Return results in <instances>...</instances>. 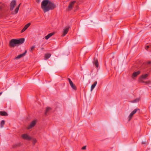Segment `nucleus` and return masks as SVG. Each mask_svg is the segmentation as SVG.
Masks as SVG:
<instances>
[{"label": "nucleus", "instance_id": "obj_1", "mask_svg": "<svg viewBox=\"0 0 151 151\" xmlns=\"http://www.w3.org/2000/svg\"><path fill=\"white\" fill-rule=\"evenodd\" d=\"M56 7V5L49 0H43L41 3V8L45 12L52 10Z\"/></svg>", "mask_w": 151, "mask_h": 151}, {"label": "nucleus", "instance_id": "obj_2", "mask_svg": "<svg viewBox=\"0 0 151 151\" xmlns=\"http://www.w3.org/2000/svg\"><path fill=\"white\" fill-rule=\"evenodd\" d=\"M24 41L23 38H20L18 40L12 39L9 42V45L11 47H14L17 44H20L23 43Z\"/></svg>", "mask_w": 151, "mask_h": 151}, {"label": "nucleus", "instance_id": "obj_3", "mask_svg": "<svg viewBox=\"0 0 151 151\" xmlns=\"http://www.w3.org/2000/svg\"><path fill=\"white\" fill-rule=\"evenodd\" d=\"M16 5V1L15 0H12L10 3L9 5L10 10L11 11L13 10Z\"/></svg>", "mask_w": 151, "mask_h": 151}, {"label": "nucleus", "instance_id": "obj_4", "mask_svg": "<svg viewBox=\"0 0 151 151\" xmlns=\"http://www.w3.org/2000/svg\"><path fill=\"white\" fill-rule=\"evenodd\" d=\"M70 28V27L68 26L65 27L63 29V33L62 34L63 36H65L67 33L69 29Z\"/></svg>", "mask_w": 151, "mask_h": 151}, {"label": "nucleus", "instance_id": "obj_5", "mask_svg": "<svg viewBox=\"0 0 151 151\" xmlns=\"http://www.w3.org/2000/svg\"><path fill=\"white\" fill-rule=\"evenodd\" d=\"M139 110V109H135L128 116L129 121L132 118L133 115L135 114L137 111V110Z\"/></svg>", "mask_w": 151, "mask_h": 151}, {"label": "nucleus", "instance_id": "obj_6", "mask_svg": "<svg viewBox=\"0 0 151 151\" xmlns=\"http://www.w3.org/2000/svg\"><path fill=\"white\" fill-rule=\"evenodd\" d=\"M36 123V120H34L30 123L29 125L27 127V129H29L32 127H34Z\"/></svg>", "mask_w": 151, "mask_h": 151}, {"label": "nucleus", "instance_id": "obj_7", "mask_svg": "<svg viewBox=\"0 0 151 151\" xmlns=\"http://www.w3.org/2000/svg\"><path fill=\"white\" fill-rule=\"evenodd\" d=\"M22 137L23 139L27 140H30L31 139V137L26 134H23Z\"/></svg>", "mask_w": 151, "mask_h": 151}, {"label": "nucleus", "instance_id": "obj_8", "mask_svg": "<svg viewBox=\"0 0 151 151\" xmlns=\"http://www.w3.org/2000/svg\"><path fill=\"white\" fill-rule=\"evenodd\" d=\"M68 80L70 84L71 87V88H73V89L74 90H76V86H75V85L73 84V83L72 82V81H71V80L70 78H68Z\"/></svg>", "mask_w": 151, "mask_h": 151}, {"label": "nucleus", "instance_id": "obj_9", "mask_svg": "<svg viewBox=\"0 0 151 151\" xmlns=\"http://www.w3.org/2000/svg\"><path fill=\"white\" fill-rule=\"evenodd\" d=\"M30 25V23H29L26 25L23 29L21 30V32L22 33L25 31Z\"/></svg>", "mask_w": 151, "mask_h": 151}, {"label": "nucleus", "instance_id": "obj_10", "mask_svg": "<svg viewBox=\"0 0 151 151\" xmlns=\"http://www.w3.org/2000/svg\"><path fill=\"white\" fill-rule=\"evenodd\" d=\"M27 52V50H25V51L23 53L18 55V56L16 57L15 58V59H19L21 58V57H22L23 56H24L25 55Z\"/></svg>", "mask_w": 151, "mask_h": 151}, {"label": "nucleus", "instance_id": "obj_11", "mask_svg": "<svg viewBox=\"0 0 151 151\" xmlns=\"http://www.w3.org/2000/svg\"><path fill=\"white\" fill-rule=\"evenodd\" d=\"M21 4H20L14 10V11L12 13V14H17L18 11L19 9V7Z\"/></svg>", "mask_w": 151, "mask_h": 151}, {"label": "nucleus", "instance_id": "obj_12", "mask_svg": "<svg viewBox=\"0 0 151 151\" xmlns=\"http://www.w3.org/2000/svg\"><path fill=\"white\" fill-rule=\"evenodd\" d=\"M76 1H72L69 5L68 8L70 10L71 9L73 8V5L76 3Z\"/></svg>", "mask_w": 151, "mask_h": 151}, {"label": "nucleus", "instance_id": "obj_13", "mask_svg": "<svg viewBox=\"0 0 151 151\" xmlns=\"http://www.w3.org/2000/svg\"><path fill=\"white\" fill-rule=\"evenodd\" d=\"M140 73V72L139 71H137L136 72H134L133 73L132 75V78H134L137 77V76L139 75Z\"/></svg>", "mask_w": 151, "mask_h": 151}, {"label": "nucleus", "instance_id": "obj_14", "mask_svg": "<svg viewBox=\"0 0 151 151\" xmlns=\"http://www.w3.org/2000/svg\"><path fill=\"white\" fill-rule=\"evenodd\" d=\"M53 35V34L52 33H50L48 34L47 35L45 36V38L46 40H47L51 37Z\"/></svg>", "mask_w": 151, "mask_h": 151}, {"label": "nucleus", "instance_id": "obj_15", "mask_svg": "<svg viewBox=\"0 0 151 151\" xmlns=\"http://www.w3.org/2000/svg\"><path fill=\"white\" fill-rule=\"evenodd\" d=\"M51 56V55L50 54H46L45 55V59L46 60L48 58H49Z\"/></svg>", "mask_w": 151, "mask_h": 151}, {"label": "nucleus", "instance_id": "obj_16", "mask_svg": "<svg viewBox=\"0 0 151 151\" xmlns=\"http://www.w3.org/2000/svg\"><path fill=\"white\" fill-rule=\"evenodd\" d=\"M97 83V82L95 81L94 83L91 85V91H92L93 89L95 88Z\"/></svg>", "mask_w": 151, "mask_h": 151}, {"label": "nucleus", "instance_id": "obj_17", "mask_svg": "<svg viewBox=\"0 0 151 151\" xmlns=\"http://www.w3.org/2000/svg\"><path fill=\"white\" fill-rule=\"evenodd\" d=\"M0 115L3 116H6L8 115V114L5 111H0Z\"/></svg>", "mask_w": 151, "mask_h": 151}, {"label": "nucleus", "instance_id": "obj_18", "mask_svg": "<svg viewBox=\"0 0 151 151\" xmlns=\"http://www.w3.org/2000/svg\"><path fill=\"white\" fill-rule=\"evenodd\" d=\"M94 64L95 66L98 68L99 67V63L97 60H95L94 61Z\"/></svg>", "mask_w": 151, "mask_h": 151}, {"label": "nucleus", "instance_id": "obj_19", "mask_svg": "<svg viewBox=\"0 0 151 151\" xmlns=\"http://www.w3.org/2000/svg\"><path fill=\"white\" fill-rule=\"evenodd\" d=\"M51 109V108L50 107H47L46 109V111L45 112V114L46 115L47 113Z\"/></svg>", "mask_w": 151, "mask_h": 151}, {"label": "nucleus", "instance_id": "obj_20", "mask_svg": "<svg viewBox=\"0 0 151 151\" xmlns=\"http://www.w3.org/2000/svg\"><path fill=\"white\" fill-rule=\"evenodd\" d=\"M5 122L4 120H2L1 123V127L2 128L3 127V126Z\"/></svg>", "mask_w": 151, "mask_h": 151}, {"label": "nucleus", "instance_id": "obj_21", "mask_svg": "<svg viewBox=\"0 0 151 151\" xmlns=\"http://www.w3.org/2000/svg\"><path fill=\"white\" fill-rule=\"evenodd\" d=\"M148 76V75L147 74H145V75H143L141 77V78L143 79L145 78L147 76Z\"/></svg>", "mask_w": 151, "mask_h": 151}, {"label": "nucleus", "instance_id": "obj_22", "mask_svg": "<svg viewBox=\"0 0 151 151\" xmlns=\"http://www.w3.org/2000/svg\"><path fill=\"white\" fill-rule=\"evenodd\" d=\"M139 101V99L137 98V99L134 100H133L132 102L133 103H136L138 102Z\"/></svg>", "mask_w": 151, "mask_h": 151}, {"label": "nucleus", "instance_id": "obj_23", "mask_svg": "<svg viewBox=\"0 0 151 151\" xmlns=\"http://www.w3.org/2000/svg\"><path fill=\"white\" fill-rule=\"evenodd\" d=\"M33 143V145H35L37 142V140L36 139L33 138L32 139Z\"/></svg>", "mask_w": 151, "mask_h": 151}, {"label": "nucleus", "instance_id": "obj_24", "mask_svg": "<svg viewBox=\"0 0 151 151\" xmlns=\"http://www.w3.org/2000/svg\"><path fill=\"white\" fill-rule=\"evenodd\" d=\"M35 47V46L34 45L33 46L30 48L31 51H32L33 49Z\"/></svg>", "mask_w": 151, "mask_h": 151}, {"label": "nucleus", "instance_id": "obj_25", "mask_svg": "<svg viewBox=\"0 0 151 151\" xmlns=\"http://www.w3.org/2000/svg\"><path fill=\"white\" fill-rule=\"evenodd\" d=\"M149 47H151V46L147 45L145 47V48L146 50H147Z\"/></svg>", "mask_w": 151, "mask_h": 151}, {"label": "nucleus", "instance_id": "obj_26", "mask_svg": "<svg viewBox=\"0 0 151 151\" xmlns=\"http://www.w3.org/2000/svg\"><path fill=\"white\" fill-rule=\"evenodd\" d=\"M86 146H84L82 148V150H85L86 149Z\"/></svg>", "mask_w": 151, "mask_h": 151}, {"label": "nucleus", "instance_id": "obj_27", "mask_svg": "<svg viewBox=\"0 0 151 151\" xmlns=\"http://www.w3.org/2000/svg\"><path fill=\"white\" fill-rule=\"evenodd\" d=\"M147 63L148 64H150L151 63V62L150 61H148V62Z\"/></svg>", "mask_w": 151, "mask_h": 151}, {"label": "nucleus", "instance_id": "obj_28", "mask_svg": "<svg viewBox=\"0 0 151 151\" xmlns=\"http://www.w3.org/2000/svg\"><path fill=\"white\" fill-rule=\"evenodd\" d=\"M37 1L38 3H39L40 2V0H37Z\"/></svg>", "mask_w": 151, "mask_h": 151}, {"label": "nucleus", "instance_id": "obj_29", "mask_svg": "<svg viewBox=\"0 0 151 151\" xmlns=\"http://www.w3.org/2000/svg\"><path fill=\"white\" fill-rule=\"evenodd\" d=\"M2 8V7L0 6V10H1Z\"/></svg>", "mask_w": 151, "mask_h": 151}, {"label": "nucleus", "instance_id": "obj_30", "mask_svg": "<svg viewBox=\"0 0 151 151\" xmlns=\"http://www.w3.org/2000/svg\"><path fill=\"white\" fill-rule=\"evenodd\" d=\"M2 93V92L0 93V95H1Z\"/></svg>", "mask_w": 151, "mask_h": 151}, {"label": "nucleus", "instance_id": "obj_31", "mask_svg": "<svg viewBox=\"0 0 151 151\" xmlns=\"http://www.w3.org/2000/svg\"><path fill=\"white\" fill-rule=\"evenodd\" d=\"M142 143L143 144H145V143H144V142H142Z\"/></svg>", "mask_w": 151, "mask_h": 151}, {"label": "nucleus", "instance_id": "obj_32", "mask_svg": "<svg viewBox=\"0 0 151 151\" xmlns=\"http://www.w3.org/2000/svg\"><path fill=\"white\" fill-rule=\"evenodd\" d=\"M1 2H0V4H1Z\"/></svg>", "mask_w": 151, "mask_h": 151}]
</instances>
